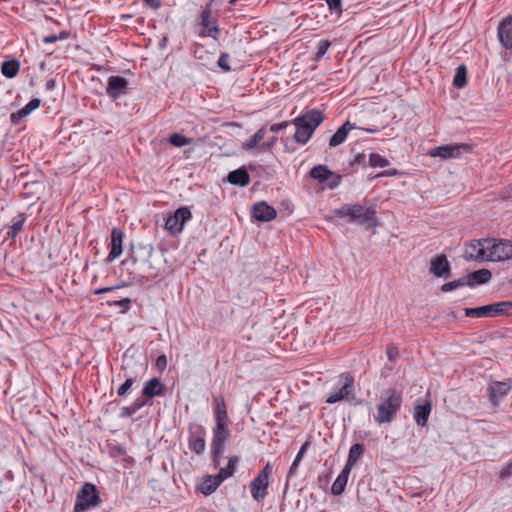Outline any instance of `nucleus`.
<instances>
[{"instance_id": "f257e3e1", "label": "nucleus", "mask_w": 512, "mask_h": 512, "mask_svg": "<svg viewBox=\"0 0 512 512\" xmlns=\"http://www.w3.org/2000/svg\"><path fill=\"white\" fill-rule=\"evenodd\" d=\"M401 405L402 395L400 392L393 388L385 390L376 406L375 422L379 425L390 424L400 411Z\"/></svg>"}, {"instance_id": "f03ea898", "label": "nucleus", "mask_w": 512, "mask_h": 512, "mask_svg": "<svg viewBox=\"0 0 512 512\" xmlns=\"http://www.w3.org/2000/svg\"><path fill=\"white\" fill-rule=\"evenodd\" d=\"M325 116L318 109H312L295 118L291 123L295 125L294 140L298 144H306L312 137L316 128L324 121Z\"/></svg>"}, {"instance_id": "7ed1b4c3", "label": "nucleus", "mask_w": 512, "mask_h": 512, "mask_svg": "<svg viewBox=\"0 0 512 512\" xmlns=\"http://www.w3.org/2000/svg\"><path fill=\"white\" fill-rule=\"evenodd\" d=\"M100 501V496L96 486L87 482L77 493L74 512H86L97 507Z\"/></svg>"}, {"instance_id": "20e7f679", "label": "nucleus", "mask_w": 512, "mask_h": 512, "mask_svg": "<svg viewBox=\"0 0 512 512\" xmlns=\"http://www.w3.org/2000/svg\"><path fill=\"white\" fill-rule=\"evenodd\" d=\"M354 399V378L350 374H342L340 376V385L334 386L333 390L326 398V402L328 404H334L341 400H346L352 403Z\"/></svg>"}, {"instance_id": "39448f33", "label": "nucleus", "mask_w": 512, "mask_h": 512, "mask_svg": "<svg viewBox=\"0 0 512 512\" xmlns=\"http://www.w3.org/2000/svg\"><path fill=\"white\" fill-rule=\"evenodd\" d=\"M487 261L503 262L512 258V242L509 240H486Z\"/></svg>"}, {"instance_id": "423d86ee", "label": "nucleus", "mask_w": 512, "mask_h": 512, "mask_svg": "<svg viewBox=\"0 0 512 512\" xmlns=\"http://www.w3.org/2000/svg\"><path fill=\"white\" fill-rule=\"evenodd\" d=\"M271 474L272 467L267 463L258 475L250 482L249 487L251 496L255 501L261 502L267 496Z\"/></svg>"}, {"instance_id": "0eeeda50", "label": "nucleus", "mask_w": 512, "mask_h": 512, "mask_svg": "<svg viewBox=\"0 0 512 512\" xmlns=\"http://www.w3.org/2000/svg\"><path fill=\"white\" fill-rule=\"evenodd\" d=\"M229 436V422H216L215 427L213 428V438L211 443L213 462L215 465L220 464L224 446Z\"/></svg>"}, {"instance_id": "6e6552de", "label": "nucleus", "mask_w": 512, "mask_h": 512, "mask_svg": "<svg viewBox=\"0 0 512 512\" xmlns=\"http://www.w3.org/2000/svg\"><path fill=\"white\" fill-rule=\"evenodd\" d=\"M472 147L465 143H453L434 147L429 151V156L439 157L441 160L457 159L463 154L471 153Z\"/></svg>"}, {"instance_id": "1a4fd4ad", "label": "nucleus", "mask_w": 512, "mask_h": 512, "mask_svg": "<svg viewBox=\"0 0 512 512\" xmlns=\"http://www.w3.org/2000/svg\"><path fill=\"white\" fill-rule=\"evenodd\" d=\"M336 215L348 217L351 221L368 223L373 220L375 211L372 208H365L360 204L344 205L336 210Z\"/></svg>"}, {"instance_id": "9d476101", "label": "nucleus", "mask_w": 512, "mask_h": 512, "mask_svg": "<svg viewBox=\"0 0 512 512\" xmlns=\"http://www.w3.org/2000/svg\"><path fill=\"white\" fill-rule=\"evenodd\" d=\"M191 218V211L187 207H180L174 214L167 217L165 228L172 234H178L183 230L184 224Z\"/></svg>"}, {"instance_id": "9b49d317", "label": "nucleus", "mask_w": 512, "mask_h": 512, "mask_svg": "<svg viewBox=\"0 0 512 512\" xmlns=\"http://www.w3.org/2000/svg\"><path fill=\"white\" fill-rule=\"evenodd\" d=\"M206 431L200 426L196 425L190 429L188 444L189 448L197 455H201L206 448Z\"/></svg>"}, {"instance_id": "f8f14e48", "label": "nucleus", "mask_w": 512, "mask_h": 512, "mask_svg": "<svg viewBox=\"0 0 512 512\" xmlns=\"http://www.w3.org/2000/svg\"><path fill=\"white\" fill-rule=\"evenodd\" d=\"M486 240L487 239L473 240L469 244H467L464 251L465 259L474 261L486 260Z\"/></svg>"}, {"instance_id": "ddd939ff", "label": "nucleus", "mask_w": 512, "mask_h": 512, "mask_svg": "<svg viewBox=\"0 0 512 512\" xmlns=\"http://www.w3.org/2000/svg\"><path fill=\"white\" fill-rule=\"evenodd\" d=\"M124 232L119 228H113L109 242L110 252L107 255L106 262H113L119 258L123 252Z\"/></svg>"}, {"instance_id": "4468645a", "label": "nucleus", "mask_w": 512, "mask_h": 512, "mask_svg": "<svg viewBox=\"0 0 512 512\" xmlns=\"http://www.w3.org/2000/svg\"><path fill=\"white\" fill-rule=\"evenodd\" d=\"M128 81L121 76H110L108 78L106 93L110 98L118 99L127 93Z\"/></svg>"}, {"instance_id": "2eb2a0df", "label": "nucleus", "mask_w": 512, "mask_h": 512, "mask_svg": "<svg viewBox=\"0 0 512 512\" xmlns=\"http://www.w3.org/2000/svg\"><path fill=\"white\" fill-rule=\"evenodd\" d=\"M201 25L204 28L201 33L202 36L211 37L214 40H217L219 37V28L217 25V21L212 19L211 10L209 5L201 13Z\"/></svg>"}, {"instance_id": "dca6fc26", "label": "nucleus", "mask_w": 512, "mask_h": 512, "mask_svg": "<svg viewBox=\"0 0 512 512\" xmlns=\"http://www.w3.org/2000/svg\"><path fill=\"white\" fill-rule=\"evenodd\" d=\"M450 269V263L444 254L430 260L429 272L437 278H447L450 275Z\"/></svg>"}, {"instance_id": "f3484780", "label": "nucleus", "mask_w": 512, "mask_h": 512, "mask_svg": "<svg viewBox=\"0 0 512 512\" xmlns=\"http://www.w3.org/2000/svg\"><path fill=\"white\" fill-rule=\"evenodd\" d=\"M498 39L505 49H512V16L501 20L497 28Z\"/></svg>"}, {"instance_id": "a211bd4d", "label": "nucleus", "mask_w": 512, "mask_h": 512, "mask_svg": "<svg viewBox=\"0 0 512 512\" xmlns=\"http://www.w3.org/2000/svg\"><path fill=\"white\" fill-rule=\"evenodd\" d=\"M512 384L509 382H493L488 387L489 400L494 406L510 392Z\"/></svg>"}, {"instance_id": "6ab92c4d", "label": "nucleus", "mask_w": 512, "mask_h": 512, "mask_svg": "<svg viewBox=\"0 0 512 512\" xmlns=\"http://www.w3.org/2000/svg\"><path fill=\"white\" fill-rule=\"evenodd\" d=\"M253 217L261 222H269L276 218V210L266 202L255 203L252 207Z\"/></svg>"}, {"instance_id": "aec40b11", "label": "nucleus", "mask_w": 512, "mask_h": 512, "mask_svg": "<svg viewBox=\"0 0 512 512\" xmlns=\"http://www.w3.org/2000/svg\"><path fill=\"white\" fill-rule=\"evenodd\" d=\"M265 135L266 127H261L249 140L242 143V149L245 151L263 153L264 151H261V145L265 142Z\"/></svg>"}, {"instance_id": "412c9836", "label": "nucleus", "mask_w": 512, "mask_h": 512, "mask_svg": "<svg viewBox=\"0 0 512 512\" xmlns=\"http://www.w3.org/2000/svg\"><path fill=\"white\" fill-rule=\"evenodd\" d=\"M40 104H41L40 99H38V98L31 99L23 108L19 109L18 111L14 112L10 115L11 122L14 124L19 123V121L22 118L27 117L34 110L39 108Z\"/></svg>"}, {"instance_id": "4be33fe9", "label": "nucleus", "mask_w": 512, "mask_h": 512, "mask_svg": "<svg viewBox=\"0 0 512 512\" xmlns=\"http://www.w3.org/2000/svg\"><path fill=\"white\" fill-rule=\"evenodd\" d=\"M356 126L352 124L350 121H346L341 127L337 129V131L331 136L329 140V146L330 147H336L342 144L347 136L348 133L355 129Z\"/></svg>"}, {"instance_id": "5701e85b", "label": "nucleus", "mask_w": 512, "mask_h": 512, "mask_svg": "<svg viewBox=\"0 0 512 512\" xmlns=\"http://www.w3.org/2000/svg\"><path fill=\"white\" fill-rule=\"evenodd\" d=\"M227 180L233 184L241 187L247 186L250 182V177L245 168H239L231 171L228 174Z\"/></svg>"}, {"instance_id": "b1692460", "label": "nucleus", "mask_w": 512, "mask_h": 512, "mask_svg": "<svg viewBox=\"0 0 512 512\" xmlns=\"http://www.w3.org/2000/svg\"><path fill=\"white\" fill-rule=\"evenodd\" d=\"M350 473V469L346 467L343 468L341 473L337 476L334 483L332 484L331 492L333 495L338 496L344 492Z\"/></svg>"}, {"instance_id": "393cba45", "label": "nucleus", "mask_w": 512, "mask_h": 512, "mask_svg": "<svg viewBox=\"0 0 512 512\" xmlns=\"http://www.w3.org/2000/svg\"><path fill=\"white\" fill-rule=\"evenodd\" d=\"M431 413V404L429 402L422 404V405H416L414 407V419L416 423L424 427L427 425L429 415Z\"/></svg>"}, {"instance_id": "a878e982", "label": "nucleus", "mask_w": 512, "mask_h": 512, "mask_svg": "<svg viewBox=\"0 0 512 512\" xmlns=\"http://www.w3.org/2000/svg\"><path fill=\"white\" fill-rule=\"evenodd\" d=\"M469 281L468 286L485 284L490 281L492 274L488 269H480L465 276Z\"/></svg>"}, {"instance_id": "bb28decb", "label": "nucleus", "mask_w": 512, "mask_h": 512, "mask_svg": "<svg viewBox=\"0 0 512 512\" xmlns=\"http://www.w3.org/2000/svg\"><path fill=\"white\" fill-rule=\"evenodd\" d=\"M163 390L164 386L160 380L158 378H152L144 384L142 392L146 397H154L162 395Z\"/></svg>"}, {"instance_id": "cd10ccee", "label": "nucleus", "mask_w": 512, "mask_h": 512, "mask_svg": "<svg viewBox=\"0 0 512 512\" xmlns=\"http://www.w3.org/2000/svg\"><path fill=\"white\" fill-rule=\"evenodd\" d=\"M215 422H229L226 404L222 396L214 398Z\"/></svg>"}, {"instance_id": "c85d7f7f", "label": "nucleus", "mask_w": 512, "mask_h": 512, "mask_svg": "<svg viewBox=\"0 0 512 512\" xmlns=\"http://www.w3.org/2000/svg\"><path fill=\"white\" fill-rule=\"evenodd\" d=\"M221 483L222 482L218 480L216 475H208L200 484L199 490L205 495H210L221 485Z\"/></svg>"}, {"instance_id": "c756f323", "label": "nucleus", "mask_w": 512, "mask_h": 512, "mask_svg": "<svg viewBox=\"0 0 512 512\" xmlns=\"http://www.w3.org/2000/svg\"><path fill=\"white\" fill-rule=\"evenodd\" d=\"M464 313H465L466 317H471V318L493 317L491 304L480 306V307H475V308H465Z\"/></svg>"}, {"instance_id": "7c9ffc66", "label": "nucleus", "mask_w": 512, "mask_h": 512, "mask_svg": "<svg viewBox=\"0 0 512 512\" xmlns=\"http://www.w3.org/2000/svg\"><path fill=\"white\" fill-rule=\"evenodd\" d=\"M238 463H239V457L232 456L228 461V465L225 468H221L219 470V472L216 474V476L218 477V480L223 482L227 478L231 477L234 474V472L236 471V467H237Z\"/></svg>"}, {"instance_id": "2f4dec72", "label": "nucleus", "mask_w": 512, "mask_h": 512, "mask_svg": "<svg viewBox=\"0 0 512 512\" xmlns=\"http://www.w3.org/2000/svg\"><path fill=\"white\" fill-rule=\"evenodd\" d=\"M363 452H364V447L362 444H359V443L353 444L349 450L348 460H347L345 467L352 470L353 466L356 464V462L361 457Z\"/></svg>"}, {"instance_id": "473e14b6", "label": "nucleus", "mask_w": 512, "mask_h": 512, "mask_svg": "<svg viewBox=\"0 0 512 512\" xmlns=\"http://www.w3.org/2000/svg\"><path fill=\"white\" fill-rule=\"evenodd\" d=\"M20 70V62L18 60H10L3 62L1 66L2 74L7 78H14Z\"/></svg>"}, {"instance_id": "72a5a7b5", "label": "nucleus", "mask_w": 512, "mask_h": 512, "mask_svg": "<svg viewBox=\"0 0 512 512\" xmlns=\"http://www.w3.org/2000/svg\"><path fill=\"white\" fill-rule=\"evenodd\" d=\"M310 176L320 182H325L332 176V172L325 165H318L311 169Z\"/></svg>"}, {"instance_id": "f704fd0d", "label": "nucleus", "mask_w": 512, "mask_h": 512, "mask_svg": "<svg viewBox=\"0 0 512 512\" xmlns=\"http://www.w3.org/2000/svg\"><path fill=\"white\" fill-rule=\"evenodd\" d=\"M492 316L512 315V302L503 301L491 304Z\"/></svg>"}, {"instance_id": "c9c22d12", "label": "nucleus", "mask_w": 512, "mask_h": 512, "mask_svg": "<svg viewBox=\"0 0 512 512\" xmlns=\"http://www.w3.org/2000/svg\"><path fill=\"white\" fill-rule=\"evenodd\" d=\"M27 217L24 213L18 214L12 221V225L8 231V236L11 238H15L16 235L22 230L23 224L25 223Z\"/></svg>"}, {"instance_id": "e433bc0d", "label": "nucleus", "mask_w": 512, "mask_h": 512, "mask_svg": "<svg viewBox=\"0 0 512 512\" xmlns=\"http://www.w3.org/2000/svg\"><path fill=\"white\" fill-rule=\"evenodd\" d=\"M467 82V69L466 66L460 65L457 67L454 78H453V84L457 88H463L466 85Z\"/></svg>"}, {"instance_id": "4c0bfd02", "label": "nucleus", "mask_w": 512, "mask_h": 512, "mask_svg": "<svg viewBox=\"0 0 512 512\" xmlns=\"http://www.w3.org/2000/svg\"><path fill=\"white\" fill-rule=\"evenodd\" d=\"M469 283V281L466 279V277H462L460 279H457V280H454V281H451V282H447V283H444L442 286H441V290L443 292H450V291H453L457 288H460V287H463V286H468L467 284Z\"/></svg>"}, {"instance_id": "58836bf2", "label": "nucleus", "mask_w": 512, "mask_h": 512, "mask_svg": "<svg viewBox=\"0 0 512 512\" xmlns=\"http://www.w3.org/2000/svg\"><path fill=\"white\" fill-rule=\"evenodd\" d=\"M191 141H192L191 139H189V138H187L184 135L179 134V133H173L169 137V142L172 145H174L175 147L185 146L187 144H190Z\"/></svg>"}, {"instance_id": "ea45409f", "label": "nucleus", "mask_w": 512, "mask_h": 512, "mask_svg": "<svg viewBox=\"0 0 512 512\" xmlns=\"http://www.w3.org/2000/svg\"><path fill=\"white\" fill-rule=\"evenodd\" d=\"M369 163L372 167H386L389 165V161L377 153L369 155Z\"/></svg>"}, {"instance_id": "a19ab883", "label": "nucleus", "mask_w": 512, "mask_h": 512, "mask_svg": "<svg viewBox=\"0 0 512 512\" xmlns=\"http://www.w3.org/2000/svg\"><path fill=\"white\" fill-rule=\"evenodd\" d=\"M309 446V442H305L300 450L298 451L294 461L292 462L291 466H290V469H289V473L292 474L295 472V470L297 469L299 463L301 462L302 458H303V455L304 453L306 452L307 448Z\"/></svg>"}, {"instance_id": "79ce46f5", "label": "nucleus", "mask_w": 512, "mask_h": 512, "mask_svg": "<svg viewBox=\"0 0 512 512\" xmlns=\"http://www.w3.org/2000/svg\"><path fill=\"white\" fill-rule=\"evenodd\" d=\"M142 406H143L142 402L135 401L130 406L123 407L121 410L122 411L121 415L129 417V416L133 415L134 413H136Z\"/></svg>"}, {"instance_id": "37998d69", "label": "nucleus", "mask_w": 512, "mask_h": 512, "mask_svg": "<svg viewBox=\"0 0 512 512\" xmlns=\"http://www.w3.org/2000/svg\"><path fill=\"white\" fill-rule=\"evenodd\" d=\"M329 47H330V42L328 40H321L317 47L315 59L320 60L326 54Z\"/></svg>"}, {"instance_id": "c03bdc74", "label": "nucleus", "mask_w": 512, "mask_h": 512, "mask_svg": "<svg viewBox=\"0 0 512 512\" xmlns=\"http://www.w3.org/2000/svg\"><path fill=\"white\" fill-rule=\"evenodd\" d=\"M230 56L228 53H222L218 59V66L224 70L225 72L231 71V67L229 65Z\"/></svg>"}, {"instance_id": "a18cd8bd", "label": "nucleus", "mask_w": 512, "mask_h": 512, "mask_svg": "<svg viewBox=\"0 0 512 512\" xmlns=\"http://www.w3.org/2000/svg\"><path fill=\"white\" fill-rule=\"evenodd\" d=\"M133 379H126L125 382L118 388L117 394L119 396H123L127 393V391L132 387Z\"/></svg>"}, {"instance_id": "49530a36", "label": "nucleus", "mask_w": 512, "mask_h": 512, "mask_svg": "<svg viewBox=\"0 0 512 512\" xmlns=\"http://www.w3.org/2000/svg\"><path fill=\"white\" fill-rule=\"evenodd\" d=\"M386 354L391 361H394L399 357L398 349L394 345H388Z\"/></svg>"}, {"instance_id": "de8ad7c7", "label": "nucleus", "mask_w": 512, "mask_h": 512, "mask_svg": "<svg viewBox=\"0 0 512 512\" xmlns=\"http://www.w3.org/2000/svg\"><path fill=\"white\" fill-rule=\"evenodd\" d=\"M326 3L332 12H341V0H326Z\"/></svg>"}, {"instance_id": "09e8293b", "label": "nucleus", "mask_w": 512, "mask_h": 512, "mask_svg": "<svg viewBox=\"0 0 512 512\" xmlns=\"http://www.w3.org/2000/svg\"><path fill=\"white\" fill-rule=\"evenodd\" d=\"M276 142H277V137L272 136L267 141L262 143L261 151H265V152L269 151L275 145Z\"/></svg>"}, {"instance_id": "8fccbe9b", "label": "nucleus", "mask_w": 512, "mask_h": 512, "mask_svg": "<svg viewBox=\"0 0 512 512\" xmlns=\"http://www.w3.org/2000/svg\"><path fill=\"white\" fill-rule=\"evenodd\" d=\"M289 124H290V122H288V121H283L281 123L273 124L270 126V131H272L274 133H278V132L284 130L285 128H287V126Z\"/></svg>"}, {"instance_id": "3c124183", "label": "nucleus", "mask_w": 512, "mask_h": 512, "mask_svg": "<svg viewBox=\"0 0 512 512\" xmlns=\"http://www.w3.org/2000/svg\"><path fill=\"white\" fill-rule=\"evenodd\" d=\"M512 476V461L504 466L500 471L501 478H507Z\"/></svg>"}, {"instance_id": "603ef678", "label": "nucleus", "mask_w": 512, "mask_h": 512, "mask_svg": "<svg viewBox=\"0 0 512 512\" xmlns=\"http://www.w3.org/2000/svg\"><path fill=\"white\" fill-rule=\"evenodd\" d=\"M156 365L160 370H163L167 366V358L165 355H160L156 360Z\"/></svg>"}, {"instance_id": "864d4df0", "label": "nucleus", "mask_w": 512, "mask_h": 512, "mask_svg": "<svg viewBox=\"0 0 512 512\" xmlns=\"http://www.w3.org/2000/svg\"><path fill=\"white\" fill-rule=\"evenodd\" d=\"M149 7L153 9H158L161 6L159 0H143Z\"/></svg>"}, {"instance_id": "5fc2aeb1", "label": "nucleus", "mask_w": 512, "mask_h": 512, "mask_svg": "<svg viewBox=\"0 0 512 512\" xmlns=\"http://www.w3.org/2000/svg\"><path fill=\"white\" fill-rule=\"evenodd\" d=\"M114 289V287H105V288H100V289H96L94 291V294H102V293H107V292H110Z\"/></svg>"}, {"instance_id": "6e6d98bb", "label": "nucleus", "mask_w": 512, "mask_h": 512, "mask_svg": "<svg viewBox=\"0 0 512 512\" xmlns=\"http://www.w3.org/2000/svg\"><path fill=\"white\" fill-rule=\"evenodd\" d=\"M130 303H131V300L129 298H125V299L118 301L116 304L121 307H128L130 305Z\"/></svg>"}, {"instance_id": "4d7b16f0", "label": "nucleus", "mask_w": 512, "mask_h": 512, "mask_svg": "<svg viewBox=\"0 0 512 512\" xmlns=\"http://www.w3.org/2000/svg\"><path fill=\"white\" fill-rule=\"evenodd\" d=\"M55 85H56V82L54 79H50L46 82V89L47 90H52L55 88Z\"/></svg>"}, {"instance_id": "13d9d810", "label": "nucleus", "mask_w": 512, "mask_h": 512, "mask_svg": "<svg viewBox=\"0 0 512 512\" xmlns=\"http://www.w3.org/2000/svg\"><path fill=\"white\" fill-rule=\"evenodd\" d=\"M58 39L57 36H48V37H45L44 41L46 43H53L55 42L56 40Z\"/></svg>"}, {"instance_id": "bf43d9fd", "label": "nucleus", "mask_w": 512, "mask_h": 512, "mask_svg": "<svg viewBox=\"0 0 512 512\" xmlns=\"http://www.w3.org/2000/svg\"><path fill=\"white\" fill-rule=\"evenodd\" d=\"M339 184V177L337 178V181L335 183H333L332 185H330L331 188H334L336 187L337 185Z\"/></svg>"}, {"instance_id": "052dcab7", "label": "nucleus", "mask_w": 512, "mask_h": 512, "mask_svg": "<svg viewBox=\"0 0 512 512\" xmlns=\"http://www.w3.org/2000/svg\"><path fill=\"white\" fill-rule=\"evenodd\" d=\"M509 197H512V187L510 188V191H508Z\"/></svg>"}, {"instance_id": "680f3d73", "label": "nucleus", "mask_w": 512, "mask_h": 512, "mask_svg": "<svg viewBox=\"0 0 512 512\" xmlns=\"http://www.w3.org/2000/svg\"><path fill=\"white\" fill-rule=\"evenodd\" d=\"M238 0H230V3H235L237 2Z\"/></svg>"}]
</instances>
